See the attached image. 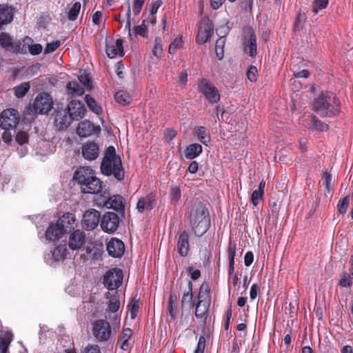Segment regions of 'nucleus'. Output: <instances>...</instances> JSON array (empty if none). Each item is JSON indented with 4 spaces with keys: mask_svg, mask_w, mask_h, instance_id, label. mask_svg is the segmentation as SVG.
Segmentation results:
<instances>
[{
    "mask_svg": "<svg viewBox=\"0 0 353 353\" xmlns=\"http://www.w3.org/2000/svg\"><path fill=\"white\" fill-rule=\"evenodd\" d=\"M106 248L110 256L119 258L123 254L125 245L121 240L117 238H112L107 243Z\"/></svg>",
    "mask_w": 353,
    "mask_h": 353,
    "instance_id": "aec40b11",
    "label": "nucleus"
},
{
    "mask_svg": "<svg viewBox=\"0 0 353 353\" xmlns=\"http://www.w3.org/2000/svg\"><path fill=\"white\" fill-rule=\"evenodd\" d=\"M257 69L254 65H250L247 71V77L251 82L256 81Z\"/></svg>",
    "mask_w": 353,
    "mask_h": 353,
    "instance_id": "680f3d73",
    "label": "nucleus"
},
{
    "mask_svg": "<svg viewBox=\"0 0 353 353\" xmlns=\"http://www.w3.org/2000/svg\"><path fill=\"white\" fill-rule=\"evenodd\" d=\"M28 82H24L14 88V94L17 98L23 97L30 90Z\"/></svg>",
    "mask_w": 353,
    "mask_h": 353,
    "instance_id": "37998d69",
    "label": "nucleus"
},
{
    "mask_svg": "<svg viewBox=\"0 0 353 353\" xmlns=\"http://www.w3.org/2000/svg\"><path fill=\"white\" fill-rule=\"evenodd\" d=\"M19 121V112L13 108L5 110L0 114V126L5 130L15 128Z\"/></svg>",
    "mask_w": 353,
    "mask_h": 353,
    "instance_id": "9d476101",
    "label": "nucleus"
},
{
    "mask_svg": "<svg viewBox=\"0 0 353 353\" xmlns=\"http://www.w3.org/2000/svg\"><path fill=\"white\" fill-rule=\"evenodd\" d=\"M101 172L110 176L112 175L117 181L124 179V170L119 155L116 154L114 146L108 147L104 151V156L101 163Z\"/></svg>",
    "mask_w": 353,
    "mask_h": 353,
    "instance_id": "f03ea898",
    "label": "nucleus"
},
{
    "mask_svg": "<svg viewBox=\"0 0 353 353\" xmlns=\"http://www.w3.org/2000/svg\"><path fill=\"white\" fill-rule=\"evenodd\" d=\"M81 5L80 2H75L72 5L67 12V17L70 21H75L79 14Z\"/></svg>",
    "mask_w": 353,
    "mask_h": 353,
    "instance_id": "4c0bfd02",
    "label": "nucleus"
},
{
    "mask_svg": "<svg viewBox=\"0 0 353 353\" xmlns=\"http://www.w3.org/2000/svg\"><path fill=\"white\" fill-rule=\"evenodd\" d=\"M213 31L214 26L212 22L208 19H203L196 36V42L199 43L208 42L212 35Z\"/></svg>",
    "mask_w": 353,
    "mask_h": 353,
    "instance_id": "dca6fc26",
    "label": "nucleus"
},
{
    "mask_svg": "<svg viewBox=\"0 0 353 353\" xmlns=\"http://www.w3.org/2000/svg\"><path fill=\"white\" fill-rule=\"evenodd\" d=\"M101 197L103 198L102 203L104 207L113 209L120 213H124L125 199L122 196L115 194L110 196V193L105 191L101 194Z\"/></svg>",
    "mask_w": 353,
    "mask_h": 353,
    "instance_id": "9b49d317",
    "label": "nucleus"
},
{
    "mask_svg": "<svg viewBox=\"0 0 353 353\" xmlns=\"http://www.w3.org/2000/svg\"><path fill=\"white\" fill-rule=\"evenodd\" d=\"M197 90L202 94L212 105L218 103L221 99V94L219 90L208 79L200 78L198 79Z\"/></svg>",
    "mask_w": 353,
    "mask_h": 353,
    "instance_id": "39448f33",
    "label": "nucleus"
},
{
    "mask_svg": "<svg viewBox=\"0 0 353 353\" xmlns=\"http://www.w3.org/2000/svg\"><path fill=\"white\" fill-rule=\"evenodd\" d=\"M106 298L109 299L108 309L111 312H117L120 307V301L116 296H111L110 292L106 294Z\"/></svg>",
    "mask_w": 353,
    "mask_h": 353,
    "instance_id": "e433bc0d",
    "label": "nucleus"
},
{
    "mask_svg": "<svg viewBox=\"0 0 353 353\" xmlns=\"http://www.w3.org/2000/svg\"><path fill=\"white\" fill-rule=\"evenodd\" d=\"M123 274L121 269L113 268L103 275V284L109 290L118 289L123 283Z\"/></svg>",
    "mask_w": 353,
    "mask_h": 353,
    "instance_id": "6e6552de",
    "label": "nucleus"
},
{
    "mask_svg": "<svg viewBox=\"0 0 353 353\" xmlns=\"http://www.w3.org/2000/svg\"><path fill=\"white\" fill-rule=\"evenodd\" d=\"M60 45L61 42L59 40H55L51 43H47L44 50V53L49 54L54 52L60 46Z\"/></svg>",
    "mask_w": 353,
    "mask_h": 353,
    "instance_id": "5fc2aeb1",
    "label": "nucleus"
},
{
    "mask_svg": "<svg viewBox=\"0 0 353 353\" xmlns=\"http://www.w3.org/2000/svg\"><path fill=\"white\" fill-rule=\"evenodd\" d=\"M85 234L83 231L76 230L72 232L68 239V246L72 250H79L85 243Z\"/></svg>",
    "mask_w": 353,
    "mask_h": 353,
    "instance_id": "4be33fe9",
    "label": "nucleus"
},
{
    "mask_svg": "<svg viewBox=\"0 0 353 353\" xmlns=\"http://www.w3.org/2000/svg\"><path fill=\"white\" fill-rule=\"evenodd\" d=\"M83 157L88 161H94L99 155V147L94 141H88L83 144L81 147Z\"/></svg>",
    "mask_w": 353,
    "mask_h": 353,
    "instance_id": "f3484780",
    "label": "nucleus"
},
{
    "mask_svg": "<svg viewBox=\"0 0 353 353\" xmlns=\"http://www.w3.org/2000/svg\"><path fill=\"white\" fill-rule=\"evenodd\" d=\"M203 151L202 146L199 143L188 145L185 150V157L188 159H193L199 156Z\"/></svg>",
    "mask_w": 353,
    "mask_h": 353,
    "instance_id": "7c9ffc66",
    "label": "nucleus"
},
{
    "mask_svg": "<svg viewBox=\"0 0 353 353\" xmlns=\"http://www.w3.org/2000/svg\"><path fill=\"white\" fill-rule=\"evenodd\" d=\"M0 46L1 48L12 53H26V48L25 46L21 47V43L19 41L14 42L11 36L6 32L0 34Z\"/></svg>",
    "mask_w": 353,
    "mask_h": 353,
    "instance_id": "f8f14e48",
    "label": "nucleus"
},
{
    "mask_svg": "<svg viewBox=\"0 0 353 353\" xmlns=\"http://www.w3.org/2000/svg\"><path fill=\"white\" fill-rule=\"evenodd\" d=\"M135 36H141L143 37H148V27L145 24V19L142 21L139 26H136L134 28Z\"/></svg>",
    "mask_w": 353,
    "mask_h": 353,
    "instance_id": "8fccbe9b",
    "label": "nucleus"
},
{
    "mask_svg": "<svg viewBox=\"0 0 353 353\" xmlns=\"http://www.w3.org/2000/svg\"><path fill=\"white\" fill-rule=\"evenodd\" d=\"M125 8H126V18H127V20H126V23H125V29H127L128 30V33H129V35L131 36V33H130V31H131V9H130V1H128L127 2V4L125 6Z\"/></svg>",
    "mask_w": 353,
    "mask_h": 353,
    "instance_id": "4d7b16f0",
    "label": "nucleus"
},
{
    "mask_svg": "<svg viewBox=\"0 0 353 353\" xmlns=\"http://www.w3.org/2000/svg\"><path fill=\"white\" fill-rule=\"evenodd\" d=\"M179 294L174 292H170L168 301V310L170 321H175L179 313L178 307Z\"/></svg>",
    "mask_w": 353,
    "mask_h": 353,
    "instance_id": "a878e982",
    "label": "nucleus"
},
{
    "mask_svg": "<svg viewBox=\"0 0 353 353\" xmlns=\"http://www.w3.org/2000/svg\"><path fill=\"white\" fill-rule=\"evenodd\" d=\"M101 214L95 209L86 210L81 221L82 226L87 230H92L97 228L99 223Z\"/></svg>",
    "mask_w": 353,
    "mask_h": 353,
    "instance_id": "2eb2a0df",
    "label": "nucleus"
},
{
    "mask_svg": "<svg viewBox=\"0 0 353 353\" xmlns=\"http://www.w3.org/2000/svg\"><path fill=\"white\" fill-rule=\"evenodd\" d=\"M310 129L313 130H318L321 132H325L328 130L329 125L319 120L316 117L313 116L311 120Z\"/></svg>",
    "mask_w": 353,
    "mask_h": 353,
    "instance_id": "c9c22d12",
    "label": "nucleus"
},
{
    "mask_svg": "<svg viewBox=\"0 0 353 353\" xmlns=\"http://www.w3.org/2000/svg\"><path fill=\"white\" fill-rule=\"evenodd\" d=\"M205 347V339L204 336H200L197 343L196 348L194 353H203Z\"/></svg>",
    "mask_w": 353,
    "mask_h": 353,
    "instance_id": "e2e57ef3",
    "label": "nucleus"
},
{
    "mask_svg": "<svg viewBox=\"0 0 353 353\" xmlns=\"http://www.w3.org/2000/svg\"><path fill=\"white\" fill-rule=\"evenodd\" d=\"M28 50L31 54L38 55L42 52L43 47L39 43L32 44L28 46Z\"/></svg>",
    "mask_w": 353,
    "mask_h": 353,
    "instance_id": "0e129e2a",
    "label": "nucleus"
},
{
    "mask_svg": "<svg viewBox=\"0 0 353 353\" xmlns=\"http://www.w3.org/2000/svg\"><path fill=\"white\" fill-rule=\"evenodd\" d=\"M69 114L71 115L72 119L79 121L82 119L86 112V108L84 104L80 101L72 100L71 101L67 108Z\"/></svg>",
    "mask_w": 353,
    "mask_h": 353,
    "instance_id": "a211bd4d",
    "label": "nucleus"
},
{
    "mask_svg": "<svg viewBox=\"0 0 353 353\" xmlns=\"http://www.w3.org/2000/svg\"><path fill=\"white\" fill-rule=\"evenodd\" d=\"M187 272L190 274V278L193 281L199 279L201 276V271L199 270H194L192 267H188Z\"/></svg>",
    "mask_w": 353,
    "mask_h": 353,
    "instance_id": "338daca9",
    "label": "nucleus"
},
{
    "mask_svg": "<svg viewBox=\"0 0 353 353\" xmlns=\"http://www.w3.org/2000/svg\"><path fill=\"white\" fill-rule=\"evenodd\" d=\"M349 196H346L343 197L342 199H341L338 203V210L339 212L341 214H344L347 209V207L349 205Z\"/></svg>",
    "mask_w": 353,
    "mask_h": 353,
    "instance_id": "603ef678",
    "label": "nucleus"
},
{
    "mask_svg": "<svg viewBox=\"0 0 353 353\" xmlns=\"http://www.w3.org/2000/svg\"><path fill=\"white\" fill-rule=\"evenodd\" d=\"M85 100L88 107L92 110L94 113L97 114H101L102 113V108L98 104V103L95 101V99L92 97L90 95L87 94L85 97Z\"/></svg>",
    "mask_w": 353,
    "mask_h": 353,
    "instance_id": "f704fd0d",
    "label": "nucleus"
},
{
    "mask_svg": "<svg viewBox=\"0 0 353 353\" xmlns=\"http://www.w3.org/2000/svg\"><path fill=\"white\" fill-rule=\"evenodd\" d=\"M340 277L341 278L338 282L339 285L346 288H350L352 285V275L347 273L346 272H343L341 273Z\"/></svg>",
    "mask_w": 353,
    "mask_h": 353,
    "instance_id": "ea45409f",
    "label": "nucleus"
},
{
    "mask_svg": "<svg viewBox=\"0 0 353 353\" xmlns=\"http://www.w3.org/2000/svg\"><path fill=\"white\" fill-rule=\"evenodd\" d=\"M119 218L117 214L112 212H105L101 221V228L106 233L114 232L119 227Z\"/></svg>",
    "mask_w": 353,
    "mask_h": 353,
    "instance_id": "4468645a",
    "label": "nucleus"
},
{
    "mask_svg": "<svg viewBox=\"0 0 353 353\" xmlns=\"http://www.w3.org/2000/svg\"><path fill=\"white\" fill-rule=\"evenodd\" d=\"M114 99L118 103L122 105H128L131 101V97L130 94L128 92L123 90H119L117 92H116L114 95Z\"/></svg>",
    "mask_w": 353,
    "mask_h": 353,
    "instance_id": "58836bf2",
    "label": "nucleus"
},
{
    "mask_svg": "<svg viewBox=\"0 0 353 353\" xmlns=\"http://www.w3.org/2000/svg\"><path fill=\"white\" fill-rule=\"evenodd\" d=\"M156 194L150 192L145 196L139 199L137 204V209L139 212H143L147 210H152L154 208Z\"/></svg>",
    "mask_w": 353,
    "mask_h": 353,
    "instance_id": "393cba45",
    "label": "nucleus"
},
{
    "mask_svg": "<svg viewBox=\"0 0 353 353\" xmlns=\"http://www.w3.org/2000/svg\"><path fill=\"white\" fill-rule=\"evenodd\" d=\"M209 299H197L196 301L193 302L192 306L195 307L194 314L197 319H205L209 310L210 307Z\"/></svg>",
    "mask_w": 353,
    "mask_h": 353,
    "instance_id": "b1692460",
    "label": "nucleus"
},
{
    "mask_svg": "<svg viewBox=\"0 0 353 353\" xmlns=\"http://www.w3.org/2000/svg\"><path fill=\"white\" fill-rule=\"evenodd\" d=\"M76 221L75 215L72 213H65L59 218L57 223H59L62 228H65V232L68 230L73 228V225Z\"/></svg>",
    "mask_w": 353,
    "mask_h": 353,
    "instance_id": "c756f323",
    "label": "nucleus"
},
{
    "mask_svg": "<svg viewBox=\"0 0 353 353\" xmlns=\"http://www.w3.org/2000/svg\"><path fill=\"white\" fill-rule=\"evenodd\" d=\"M192 288L193 285L192 283L189 281L188 283V291L184 292L181 299V305L183 306L184 303L187 301H190L192 304L193 302H195V299L193 300V294H192Z\"/></svg>",
    "mask_w": 353,
    "mask_h": 353,
    "instance_id": "c03bdc74",
    "label": "nucleus"
},
{
    "mask_svg": "<svg viewBox=\"0 0 353 353\" xmlns=\"http://www.w3.org/2000/svg\"><path fill=\"white\" fill-rule=\"evenodd\" d=\"M64 233L65 228H62L57 222H51L46 231V237L49 241H55L59 239Z\"/></svg>",
    "mask_w": 353,
    "mask_h": 353,
    "instance_id": "5701e85b",
    "label": "nucleus"
},
{
    "mask_svg": "<svg viewBox=\"0 0 353 353\" xmlns=\"http://www.w3.org/2000/svg\"><path fill=\"white\" fill-rule=\"evenodd\" d=\"M128 309L130 313V318L132 319H134L138 315L139 309V300L135 297L132 298L128 305Z\"/></svg>",
    "mask_w": 353,
    "mask_h": 353,
    "instance_id": "a19ab883",
    "label": "nucleus"
},
{
    "mask_svg": "<svg viewBox=\"0 0 353 353\" xmlns=\"http://www.w3.org/2000/svg\"><path fill=\"white\" fill-rule=\"evenodd\" d=\"M73 180L80 185L84 194H97L102 189V182L89 167H80L74 173Z\"/></svg>",
    "mask_w": 353,
    "mask_h": 353,
    "instance_id": "7ed1b4c3",
    "label": "nucleus"
},
{
    "mask_svg": "<svg viewBox=\"0 0 353 353\" xmlns=\"http://www.w3.org/2000/svg\"><path fill=\"white\" fill-rule=\"evenodd\" d=\"M74 120L69 114L66 108L61 109L57 111L54 117V125L59 130H65L70 124L71 121Z\"/></svg>",
    "mask_w": 353,
    "mask_h": 353,
    "instance_id": "6ab92c4d",
    "label": "nucleus"
},
{
    "mask_svg": "<svg viewBox=\"0 0 353 353\" xmlns=\"http://www.w3.org/2000/svg\"><path fill=\"white\" fill-rule=\"evenodd\" d=\"M190 224L194 234L203 235L210 227V216L206 205L201 201L196 202L189 214Z\"/></svg>",
    "mask_w": 353,
    "mask_h": 353,
    "instance_id": "f257e3e1",
    "label": "nucleus"
},
{
    "mask_svg": "<svg viewBox=\"0 0 353 353\" xmlns=\"http://www.w3.org/2000/svg\"><path fill=\"white\" fill-rule=\"evenodd\" d=\"M145 0H134L132 5V12L134 15L140 13Z\"/></svg>",
    "mask_w": 353,
    "mask_h": 353,
    "instance_id": "bf43d9fd",
    "label": "nucleus"
},
{
    "mask_svg": "<svg viewBox=\"0 0 353 353\" xmlns=\"http://www.w3.org/2000/svg\"><path fill=\"white\" fill-rule=\"evenodd\" d=\"M105 52L110 59L115 58L117 55H123V47L121 39H117L114 45H107Z\"/></svg>",
    "mask_w": 353,
    "mask_h": 353,
    "instance_id": "cd10ccee",
    "label": "nucleus"
},
{
    "mask_svg": "<svg viewBox=\"0 0 353 353\" xmlns=\"http://www.w3.org/2000/svg\"><path fill=\"white\" fill-rule=\"evenodd\" d=\"M182 40L181 38L175 39L170 44L168 48V52L170 54L175 53L176 50L181 45Z\"/></svg>",
    "mask_w": 353,
    "mask_h": 353,
    "instance_id": "69168bd1",
    "label": "nucleus"
},
{
    "mask_svg": "<svg viewBox=\"0 0 353 353\" xmlns=\"http://www.w3.org/2000/svg\"><path fill=\"white\" fill-rule=\"evenodd\" d=\"M54 102L51 95L43 92L36 97L32 106L36 113L46 114L51 111Z\"/></svg>",
    "mask_w": 353,
    "mask_h": 353,
    "instance_id": "1a4fd4ad",
    "label": "nucleus"
},
{
    "mask_svg": "<svg viewBox=\"0 0 353 353\" xmlns=\"http://www.w3.org/2000/svg\"><path fill=\"white\" fill-rule=\"evenodd\" d=\"M263 192L258 190H254L251 195V202L254 205L256 206L261 200L263 199Z\"/></svg>",
    "mask_w": 353,
    "mask_h": 353,
    "instance_id": "864d4df0",
    "label": "nucleus"
},
{
    "mask_svg": "<svg viewBox=\"0 0 353 353\" xmlns=\"http://www.w3.org/2000/svg\"><path fill=\"white\" fill-rule=\"evenodd\" d=\"M79 80L88 90H90L92 88V79L88 74H81L80 76H79Z\"/></svg>",
    "mask_w": 353,
    "mask_h": 353,
    "instance_id": "13d9d810",
    "label": "nucleus"
},
{
    "mask_svg": "<svg viewBox=\"0 0 353 353\" xmlns=\"http://www.w3.org/2000/svg\"><path fill=\"white\" fill-rule=\"evenodd\" d=\"M322 183L327 192L329 193L332 187V176L327 172H323L322 175Z\"/></svg>",
    "mask_w": 353,
    "mask_h": 353,
    "instance_id": "3c124183",
    "label": "nucleus"
},
{
    "mask_svg": "<svg viewBox=\"0 0 353 353\" xmlns=\"http://www.w3.org/2000/svg\"><path fill=\"white\" fill-rule=\"evenodd\" d=\"M312 108L321 117H333L340 112V102L336 96L325 91L314 98Z\"/></svg>",
    "mask_w": 353,
    "mask_h": 353,
    "instance_id": "20e7f679",
    "label": "nucleus"
},
{
    "mask_svg": "<svg viewBox=\"0 0 353 353\" xmlns=\"http://www.w3.org/2000/svg\"><path fill=\"white\" fill-rule=\"evenodd\" d=\"M195 133L199 141L208 145V143L210 141V135L207 129L204 126H199L195 129Z\"/></svg>",
    "mask_w": 353,
    "mask_h": 353,
    "instance_id": "473e14b6",
    "label": "nucleus"
},
{
    "mask_svg": "<svg viewBox=\"0 0 353 353\" xmlns=\"http://www.w3.org/2000/svg\"><path fill=\"white\" fill-rule=\"evenodd\" d=\"M132 336V330L130 328H123L121 336L118 339L117 343L120 345V348L123 351H130L132 346L129 340Z\"/></svg>",
    "mask_w": 353,
    "mask_h": 353,
    "instance_id": "c85d7f7f",
    "label": "nucleus"
},
{
    "mask_svg": "<svg viewBox=\"0 0 353 353\" xmlns=\"http://www.w3.org/2000/svg\"><path fill=\"white\" fill-rule=\"evenodd\" d=\"M205 296L210 300V286L208 283L203 282L200 286L197 299H206Z\"/></svg>",
    "mask_w": 353,
    "mask_h": 353,
    "instance_id": "09e8293b",
    "label": "nucleus"
},
{
    "mask_svg": "<svg viewBox=\"0 0 353 353\" xmlns=\"http://www.w3.org/2000/svg\"><path fill=\"white\" fill-rule=\"evenodd\" d=\"M228 255L229 261L234 262V258L236 256V244L231 241H229L228 246Z\"/></svg>",
    "mask_w": 353,
    "mask_h": 353,
    "instance_id": "6e6d98bb",
    "label": "nucleus"
},
{
    "mask_svg": "<svg viewBox=\"0 0 353 353\" xmlns=\"http://www.w3.org/2000/svg\"><path fill=\"white\" fill-rule=\"evenodd\" d=\"M66 245H59L54 248L52 251V257L54 261H59L65 259L67 254Z\"/></svg>",
    "mask_w": 353,
    "mask_h": 353,
    "instance_id": "72a5a7b5",
    "label": "nucleus"
},
{
    "mask_svg": "<svg viewBox=\"0 0 353 353\" xmlns=\"http://www.w3.org/2000/svg\"><path fill=\"white\" fill-rule=\"evenodd\" d=\"M329 3V0H313L312 2V12L314 14H318V12L327 8Z\"/></svg>",
    "mask_w": 353,
    "mask_h": 353,
    "instance_id": "49530a36",
    "label": "nucleus"
},
{
    "mask_svg": "<svg viewBox=\"0 0 353 353\" xmlns=\"http://www.w3.org/2000/svg\"><path fill=\"white\" fill-rule=\"evenodd\" d=\"M100 130L99 126H95L88 120L80 122L77 128V133L81 137H90L94 133L99 132Z\"/></svg>",
    "mask_w": 353,
    "mask_h": 353,
    "instance_id": "412c9836",
    "label": "nucleus"
},
{
    "mask_svg": "<svg viewBox=\"0 0 353 353\" xmlns=\"http://www.w3.org/2000/svg\"><path fill=\"white\" fill-rule=\"evenodd\" d=\"M14 18L13 9L6 5H0V29L12 22Z\"/></svg>",
    "mask_w": 353,
    "mask_h": 353,
    "instance_id": "bb28decb",
    "label": "nucleus"
},
{
    "mask_svg": "<svg viewBox=\"0 0 353 353\" xmlns=\"http://www.w3.org/2000/svg\"><path fill=\"white\" fill-rule=\"evenodd\" d=\"M175 240L178 254L181 257L188 256L190 250L188 232L186 230H179L175 235Z\"/></svg>",
    "mask_w": 353,
    "mask_h": 353,
    "instance_id": "ddd939ff",
    "label": "nucleus"
},
{
    "mask_svg": "<svg viewBox=\"0 0 353 353\" xmlns=\"http://www.w3.org/2000/svg\"><path fill=\"white\" fill-rule=\"evenodd\" d=\"M243 31V51L250 57H255L257 54L256 37L252 27L244 26Z\"/></svg>",
    "mask_w": 353,
    "mask_h": 353,
    "instance_id": "423d86ee",
    "label": "nucleus"
},
{
    "mask_svg": "<svg viewBox=\"0 0 353 353\" xmlns=\"http://www.w3.org/2000/svg\"><path fill=\"white\" fill-rule=\"evenodd\" d=\"M225 43V39L223 37H221L216 40L215 43V52L217 58L221 60L224 56V46Z\"/></svg>",
    "mask_w": 353,
    "mask_h": 353,
    "instance_id": "79ce46f5",
    "label": "nucleus"
},
{
    "mask_svg": "<svg viewBox=\"0 0 353 353\" xmlns=\"http://www.w3.org/2000/svg\"><path fill=\"white\" fill-rule=\"evenodd\" d=\"M92 332L99 342L108 341L112 334V328L108 321L104 319L95 320L92 323Z\"/></svg>",
    "mask_w": 353,
    "mask_h": 353,
    "instance_id": "0eeeda50",
    "label": "nucleus"
},
{
    "mask_svg": "<svg viewBox=\"0 0 353 353\" xmlns=\"http://www.w3.org/2000/svg\"><path fill=\"white\" fill-rule=\"evenodd\" d=\"M170 202L173 205H176L181 199V190L177 186H172L170 189Z\"/></svg>",
    "mask_w": 353,
    "mask_h": 353,
    "instance_id": "a18cd8bd",
    "label": "nucleus"
},
{
    "mask_svg": "<svg viewBox=\"0 0 353 353\" xmlns=\"http://www.w3.org/2000/svg\"><path fill=\"white\" fill-rule=\"evenodd\" d=\"M161 41H162L160 37H156L154 40V46L152 49V54L158 59L162 57L163 55V49Z\"/></svg>",
    "mask_w": 353,
    "mask_h": 353,
    "instance_id": "de8ad7c7",
    "label": "nucleus"
},
{
    "mask_svg": "<svg viewBox=\"0 0 353 353\" xmlns=\"http://www.w3.org/2000/svg\"><path fill=\"white\" fill-rule=\"evenodd\" d=\"M68 94L74 96H81L84 94V88L77 81H70L66 85Z\"/></svg>",
    "mask_w": 353,
    "mask_h": 353,
    "instance_id": "2f4dec72",
    "label": "nucleus"
},
{
    "mask_svg": "<svg viewBox=\"0 0 353 353\" xmlns=\"http://www.w3.org/2000/svg\"><path fill=\"white\" fill-rule=\"evenodd\" d=\"M16 141L20 144L23 145L28 142V134L26 132H19L16 135Z\"/></svg>",
    "mask_w": 353,
    "mask_h": 353,
    "instance_id": "052dcab7",
    "label": "nucleus"
},
{
    "mask_svg": "<svg viewBox=\"0 0 353 353\" xmlns=\"http://www.w3.org/2000/svg\"><path fill=\"white\" fill-rule=\"evenodd\" d=\"M253 261H254V254H253L252 252H251V251L247 252L244 256L245 265L248 267V266L251 265V264L253 263Z\"/></svg>",
    "mask_w": 353,
    "mask_h": 353,
    "instance_id": "774afa93",
    "label": "nucleus"
}]
</instances>
